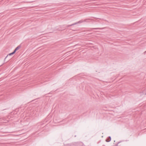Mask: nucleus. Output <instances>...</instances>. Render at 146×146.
I'll use <instances>...</instances> for the list:
<instances>
[{
  "mask_svg": "<svg viewBox=\"0 0 146 146\" xmlns=\"http://www.w3.org/2000/svg\"><path fill=\"white\" fill-rule=\"evenodd\" d=\"M111 140V137H109L108 139L106 140V141L107 142H109Z\"/></svg>",
  "mask_w": 146,
  "mask_h": 146,
  "instance_id": "f03ea898",
  "label": "nucleus"
},
{
  "mask_svg": "<svg viewBox=\"0 0 146 146\" xmlns=\"http://www.w3.org/2000/svg\"><path fill=\"white\" fill-rule=\"evenodd\" d=\"M20 48V47L19 46H17L15 49V50H18V49H19V48Z\"/></svg>",
  "mask_w": 146,
  "mask_h": 146,
  "instance_id": "7ed1b4c3",
  "label": "nucleus"
},
{
  "mask_svg": "<svg viewBox=\"0 0 146 146\" xmlns=\"http://www.w3.org/2000/svg\"><path fill=\"white\" fill-rule=\"evenodd\" d=\"M16 50H15H15H14V51H13V52L10 53L9 54H8L7 55V56L6 57H7V56L8 55L11 56V55L14 54L16 52Z\"/></svg>",
  "mask_w": 146,
  "mask_h": 146,
  "instance_id": "f257e3e1",
  "label": "nucleus"
}]
</instances>
